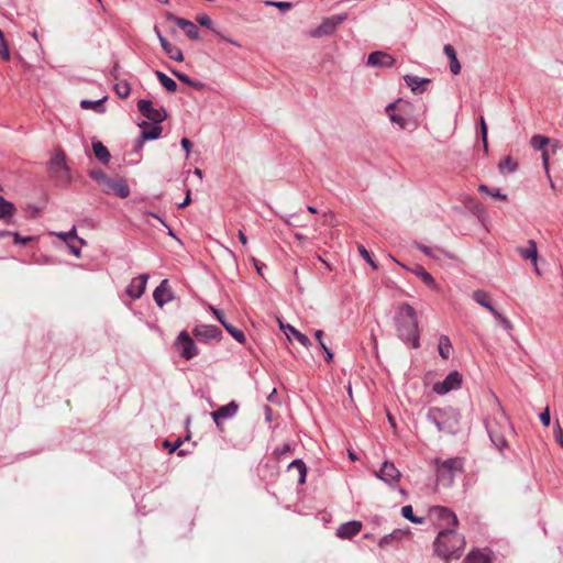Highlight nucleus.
<instances>
[{
    "instance_id": "obj_1",
    "label": "nucleus",
    "mask_w": 563,
    "mask_h": 563,
    "mask_svg": "<svg viewBox=\"0 0 563 563\" xmlns=\"http://www.w3.org/2000/svg\"><path fill=\"white\" fill-rule=\"evenodd\" d=\"M394 320L398 338L410 347L418 349L420 334L415 308L409 303L400 305Z\"/></svg>"
},
{
    "instance_id": "obj_2",
    "label": "nucleus",
    "mask_w": 563,
    "mask_h": 563,
    "mask_svg": "<svg viewBox=\"0 0 563 563\" xmlns=\"http://www.w3.org/2000/svg\"><path fill=\"white\" fill-rule=\"evenodd\" d=\"M433 545L437 555L444 561H449L450 559H459L462 555L465 539L456 533L455 529L444 528L439 532Z\"/></svg>"
},
{
    "instance_id": "obj_3",
    "label": "nucleus",
    "mask_w": 563,
    "mask_h": 563,
    "mask_svg": "<svg viewBox=\"0 0 563 563\" xmlns=\"http://www.w3.org/2000/svg\"><path fill=\"white\" fill-rule=\"evenodd\" d=\"M427 420L440 432L456 434L460 431L461 413L453 407H432L428 410Z\"/></svg>"
},
{
    "instance_id": "obj_4",
    "label": "nucleus",
    "mask_w": 563,
    "mask_h": 563,
    "mask_svg": "<svg viewBox=\"0 0 563 563\" xmlns=\"http://www.w3.org/2000/svg\"><path fill=\"white\" fill-rule=\"evenodd\" d=\"M463 471V462L459 457L448 459L437 467V481L444 487H450L454 483L457 473Z\"/></svg>"
},
{
    "instance_id": "obj_5",
    "label": "nucleus",
    "mask_w": 563,
    "mask_h": 563,
    "mask_svg": "<svg viewBox=\"0 0 563 563\" xmlns=\"http://www.w3.org/2000/svg\"><path fill=\"white\" fill-rule=\"evenodd\" d=\"M49 174L59 185H68L71 180L66 156L63 151H57L49 161Z\"/></svg>"
},
{
    "instance_id": "obj_6",
    "label": "nucleus",
    "mask_w": 563,
    "mask_h": 563,
    "mask_svg": "<svg viewBox=\"0 0 563 563\" xmlns=\"http://www.w3.org/2000/svg\"><path fill=\"white\" fill-rule=\"evenodd\" d=\"M174 345L178 351L179 356L186 361H190L199 354V349L186 330L179 332Z\"/></svg>"
},
{
    "instance_id": "obj_7",
    "label": "nucleus",
    "mask_w": 563,
    "mask_h": 563,
    "mask_svg": "<svg viewBox=\"0 0 563 563\" xmlns=\"http://www.w3.org/2000/svg\"><path fill=\"white\" fill-rule=\"evenodd\" d=\"M430 517L438 521V525L444 528L455 529L459 520L456 515L449 508L443 506H433L430 508Z\"/></svg>"
},
{
    "instance_id": "obj_8",
    "label": "nucleus",
    "mask_w": 563,
    "mask_h": 563,
    "mask_svg": "<svg viewBox=\"0 0 563 563\" xmlns=\"http://www.w3.org/2000/svg\"><path fill=\"white\" fill-rule=\"evenodd\" d=\"M137 110L143 117H145L154 124H159L167 118L166 110L163 107L154 108L152 101L148 99L139 100Z\"/></svg>"
},
{
    "instance_id": "obj_9",
    "label": "nucleus",
    "mask_w": 563,
    "mask_h": 563,
    "mask_svg": "<svg viewBox=\"0 0 563 563\" xmlns=\"http://www.w3.org/2000/svg\"><path fill=\"white\" fill-rule=\"evenodd\" d=\"M192 335L198 342L209 343L210 341H220L222 339V331L217 325L212 324H197L192 329Z\"/></svg>"
},
{
    "instance_id": "obj_10",
    "label": "nucleus",
    "mask_w": 563,
    "mask_h": 563,
    "mask_svg": "<svg viewBox=\"0 0 563 563\" xmlns=\"http://www.w3.org/2000/svg\"><path fill=\"white\" fill-rule=\"evenodd\" d=\"M462 384V375L457 371H452L442 382L433 385V391L438 395H445L451 390L457 389Z\"/></svg>"
},
{
    "instance_id": "obj_11",
    "label": "nucleus",
    "mask_w": 563,
    "mask_h": 563,
    "mask_svg": "<svg viewBox=\"0 0 563 563\" xmlns=\"http://www.w3.org/2000/svg\"><path fill=\"white\" fill-rule=\"evenodd\" d=\"M345 20V15L335 14L323 20V22L310 32L312 37L331 35L335 29Z\"/></svg>"
},
{
    "instance_id": "obj_12",
    "label": "nucleus",
    "mask_w": 563,
    "mask_h": 563,
    "mask_svg": "<svg viewBox=\"0 0 563 563\" xmlns=\"http://www.w3.org/2000/svg\"><path fill=\"white\" fill-rule=\"evenodd\" d=\"M376 476L390 487H395L401 477V473L391 462H384Z\"/></svg>"
},
{
    "instance_id": "obj_13",
    "label": "nucleus",
    "mask_w": 563,
    "mask_h": 563,
    "mask_svg": "<svg viewBox=\"0 0 563 563\" xmlns=\"http://www.w3.org/2000/svg\"><path fill=\"white\" fill-rule=\"evenodd\" d=\"M407 106V102H402V100L399 99L396 102H391L386 107V112L388 113L390 121L399 125L400 129H406L408 124V119L402 114V107Z\"/></svg>"
},
{
    "instance_id": "obj_14",
    "label": "nucleus",
    "mask_w": 563,
    "mask_h": 563,
    "mask_svg": "<svg viewBox=\"0 0 563 563\" xmlns=\"http://www.w3.org/2000/svg\"><path fill=\"white\" fill-rule=\"evenodd\" d=\"M165 18L180 27L190 40L199 38V30L192 21L179 18L172 12H166Z\"/></svg>"
},
{
    "instance_id": "obj_15",
    "label": "nucleus",
    "mask_w": 563,
    "mask_h": 563,
    "mask_svg": "<svg viewBox=\"0 0 563 563\" xmlns=\"http://www.w3.org/2000/svg\"><path fill=\"white\" fill-rule=\"evenodd\" d=\"M148 274H141L133 278L125 288V294L132 299H139L145 291Z\"/></svg>"
},
{
    "instance_id": "obj_16",
    "label": "nucleus",
    "mask_w": 563,
    "mask_h": 563,
    "mask_svg": "<svg viewBox=\"0 0 563 563\" xmlns=\"http://www.w3.org/2000/svg\"><path fill=\"white\" fill-rule=\"evenodd\" d=\"M395 58L385 52L375 51L372 52L367 57V65L378 68H390L395 64Z\"/></svg>"
},
{
    "instance_id": "obj_17",
    "label": "nucleus",
    "mask_w": 563,
    "mask_h": 563,
    "mask_svg": "<svg viewBox=\"0 0 563 563\" xmlns=\"http://www.w3.org/2000/svg\"><path fill=\"white\" fill-rule=\"evenodd\" d=\"M153 299L158 307H163L174 299V294L169 287L168 279H163L155 288Z\"/></svg>"
},
{
    "instance_id": "obj_18",
    "label": "nucleus",
    "mask_w": 563,
    "mask_h": 563,
    "mask_svg": "<svg viewBox=\"0 0 563 563\" xmlns=\"http://www.w3.org/2000/svg\"><path fill=\"white\" fill-rule=\"evenodd\" d=\"M239 404L235 400L230 401L229 404L221 406L217 410L210 412L212 420L221 419L227 420L235 417L239 411Z\"/></svg>"
},
{
    "instance_id": "obj_19",
    "label": "nucleus",
    "mask_w": 563,
    "mask_h": 563,
    "mask_svg": "<svg viewBox=\"0 0 563 563\" xmlns=\"http://www.w3.org/2000/svg\"><path fill=\"white\" fill-rule=\"evenodd\" d=\"M362 530V522L356 520H351L345 523H342L338 530L336 536L340 539H351L356 536Z\"/></svg>"
},
{
    "instance_id": "obj_20",
    "label": "nucleus",
    "mask_w": 563,
    "mask_h": 563,
    "mask_svg": "<svg viewBox=\"0 0 563 563\" xmlns=\"http://www.w3.org/2000/svg\"><path fill=\"white\" fill-rule=\"evenodd\" d=\"M141 128V134L143 135V140L154 141L161 137L162 135V126L159 124L148 125L146 121H143L139 124Z\"/></svg>"
},
{
    "instance_id": "obj_21",
    "label": "nucleus",
    "mask_w": 563,
    "mask_h": 563,
    "mask_svg": "<svg viewBox=\"0 0 563 563\" xmlns=\"http://www.w3.org/2000/svg\"><path fill=\"white\" fill-rule=\"evenodd\" d=\"M492 551L472 550L463 563H492Z\"/></svg>"
},
{
    "instance_id": "obj_22",
    "label": "nucleus",
    "mask_w": 563,
    "mask_h": 563,
    "mask_svg": "<svg viewBox=\"0 0 563 563\" xmlns=\"http://www.w3.org/2000/svg\"><path fill=\"white\" fill-rule=\"evenodd\" d=\"M404 80L406 85L411 89L415 93H421L426 90L424 85L430 82L428 78H420L413 75L404 76Z\"/></svg>"
},
{
    "instance_id": "obj_23",
    "label": "nucleus",
    "mask_w": 563,
    "mask_h": 563,
    "mask_svg": "<svg viewBox=\"0 0 563 563\" xmlns=\"http://www.w3.org/2000/svg\"><path fill=\"white\" fill-rule=\"evenodd\" d=\"M486 430L493 444L499 452H503L508 446L505 435L496 431L489 422L486 423Z\"/></svg>"
},
{
    "instance_id": "obj_24",
    "label": "nucleus",
    "mask_w": 563,
    "mask_h": 563,
    "mask_svg": "<svg viewBox=\"0 0 563 563\" xmlns=\"http://www.w3.org/2000/svg\"><path fill=\"white\" fill-rule=\"evenodd\" d=\"M443 52L449 58L450 70L452 74L457 75L461 71V64L457 59L456 51L451 44H445Z\"/></svg>"
},
{
    "instance_id": "obj_25",
    "label": "nucleus",
    "mask_w": 563,
    "mask_h": 563,
    "mask_svg": "<svg viewBox=\"0 0 563 563\" xmlns=\"http://www.w3.org/2000/svg\"><path fill=\"white\" fill-rule=\"evenodd\" d=\"M162 48L164 51V53L170 58V59H174L176 62H183L184 60V55H183V52L181 49L172 44L167 38H162Z\"/></svg>"
},
{
    "instance_id": "obj_26",
    "label": "nucleus",
    "mask_w": 563,
    "mask_h": 563,
    "mask_svg": "<svg viewBox=\"0 0 563 563\" xmlns=\"http://www.w3.org/2000/svg\"><path fill=\"white\" fill-rule=\"evenodd\" d=\"M473 299L487 309L493 316H499V311L493 307L488 295L484 290H475L473 292Z\"/></svg>"
},
{
    "instance_id": "obj_27",
    "label": "nucleus",
    "mask_w": 563,
    "mask_h": 563,
    "mask_svg": "<svg viewBox=\"0 0 563 563\" xmlns=\"http://www.w3.org/2000/svg\"><path fill=\"white\" fill-rule=\"evenodd\" d=\"M280 329L284 330L285 334L289 338V335L291 334L301 345H303L305 347H308L310 344H311V341L310 339L301 333L300 331H298L296 328H294L292 325L290 324H287V325H284L282 322H280Z\"/></svg>"
},
{
    "instance_id": "obj_28",
    "label": "nucleus",
    "mask_w": 563,
    "mask_h": 563,
    "mask_svg": "<svg viewBox=\"0 0 563 563\" xmlns=\"http://www.w3.org/2000/svg\"><path fill=\"white\" fill-rule=\"evenodd\" d=\"M92 151H93V154H95L96 158L101 164H108L109 163V161L111 158V155H110L109 150L103 145L102 142H100V141L92 142Z\"/></svg>"
},
{
    "instance_id": "obj_29",
    "label": "nucleus",
    "mask_w": 563,
    "mask_h": 563,
    "mask_svg": "<svg viewBox=\"0 0 563 563\" xmlns=\"http://www.w3.org/2000/svg\"><path fill=\"white\" fill-rule=\"evenodd\" d=\"M108 186L120 198H126L130 196V188H129L128 184L122 179H120V180L108 179Z\"/></svg>"
},
{
    "instance_id": "obj_30",
    "label": "nucleus",
    "mask_w": 563,
    "mask_h": 563,
    "mask_svg": "<svg viewBox=\"0 0 563 563\" xmlns=\"http://www.w3.org/2000/svg\"><path fill=\"white\" fill-rule=\"evenodd\" d=\"M14 212L15 206L0 196V220H4L7 223H10V219Z\"/></svg>"
},
{
    "instance_id": "obj_31",
    "label": "nucleus",
    "mask_w": 563,
    "mask_h": 563,
    "mask_svg": "<svg viewBox=\"0 0 563 563\" xmlns=\"http://www.w3.org/2000/svg\"><path fill=\"white\" fill-rule=\"evenodd\" d=\"M296 470L298 472V484H305L307 477V466L301 459H296L288 465V471Z\"/></svg>"
},
{
    "instance_id": "obj_32",
    "label": "nucleus",
    "mask_w": 563,
    "mask_h": 563,
    "mask_svg": "<svg viewBox=\"0 0 563 563\" xmlns=\"http://www.w3.org/2000/svg\"><path fill=\"white\" fill-rule=\"evenodd\" d=\"M409 533V531H405V530H401V529H395L393 532H390L389 534H386L384 536L379 542H378V545L380 548H386L388 547L389 544H391L394 541H397V540H400L401 538H404L405 536H407Z\"/></svg>"
},
{
    "instance_id": "obj_33",
    "label": "nucleus",
    "mask_w": 563,
    "mask_h": 563,
    "mask_svg": "<svg viewBox=\"0 0 563 563\" xmlns=\"http://www.w3.org/2000/svg\"><path fill=\"white\" fill-rule=\"evenodd\" d=\"M106 99V97L99 100L84 99L80 101V107L85 110H93L97 113H103L106 111V107L103 104Z\"/></svg>"
},
{
    "instance_id": "obj_34",
    "label": "nucleus",
    "mask_w": 563,
    "mask_h": 563,
    "mask_svg": "<svg viewBox=\"0 0 563 563\" xmlns=\"http://www.w3.org/2000/svg\"><path fill=\"white\" fill-rule=\"evenodd\" d=\"M518 252L525 260L537 262L538 249L537 243L533 240L528 241V247H518Z\"/></svg>"
},
{
    "instance_id": "obj_35",
    "label": "nucleus",
    "mask_w": 563,
    "mask_h": 563,
    "mask_svg": "<svg viewBox=\"0 0 563 563\" xmlns=\"http://www.w3.org/2000/svg\"><path fill=\"white\" fill-rule=\"evenodd\" d=\"M439 354L443 360L451 357L453 346L448 335H441L439 339Z\"/></svg>"
},
{
    "instance_id": "obj_36",
    "label": "nucleus",
    "mask_w": 563,
    "mask_h": 563,
    "mask_svg": "<svg viewBox=\"0 0 563 563\" xmlns=\"http://www.w3.org/2000/svg\"><path fill=\"white\" fill-rule=\"evenodd\" d=\"M412 272L428 287H430V288H435L437 287V283L434 280L433 276L430 273H428L421 265H417L416 268Z\"/></svg>"
},
{
    "instance_id": "obj_37",
    "label": "nucleus",
    "mask_w": 563,
    "mask_h": 563,
    "mask_svg": "<svg viewBox=\"0 0 563 563\" xmlns=\"http://www.w3.org/2000/svg\"><path fill=\"white\" fill-rule=\"evenodd\" d=\"M155 76L157 77L161 85L168 91V92H175L177 90V84L175 80H173L170 77H168L166 74H164L161 70L155 71Z\"/></svg>"
},
{
    "instance_id": "obj_38",
    "label": "nucleus",
    "mask_w": 563,
    "mask_h": 563,
    "mask_svg": "<svg viewBox=\"0 0 563 563\" xmlns=\"http://www.w3.org/2000/svg\"><path fill=\"white\" fill-rule=\"evenodd\" d=\"M60 240L65 243H71V241L76 240L80 245H85L86 241L77 235L76 227H73L68 232H57L55 233Z\"/></svg>"
},
{
    "instance_id": "obj_39",
    "label": "nucleus",
    "mask_w": 563,
    "mask_h": 563,
    "mask_svg": "<svg viewBox=\"0 0 563 563\" xmlns=\"http://www.w3.org/2000/svg\"><path fill=\"white\" fill-rule=\"evenodd\" d=\"M517 168H518V163L511 156L504 157L498 164V169L503 174L506 172L514 173L517 170Z\"/></svg>"
},
{
    "instance_id": "obj_40",
    "label": "nucleus",
    "mask_w": 563,
    "mask_h": 563,
    "mask_svg": "<svg viewBox=\"0 0 563 563\" xmlns=\"http://www.w3.org/2000/svg\"><path fill=\"white\" fill-rule=\"evenodd\" d=\"M401 515L404 518L409 520L412 523L422 525L426 519L423 517H418L413 515V509L411 505H406L401 508Z\"/></svg>"
},
{
    "instance_id": "obj_41",
    "label": "nucleus",
    "mask_w": 563,
    "mask_h": 563,
    "mask_svg": "<svg viewBox=\"0 0 563 563\" xmlns=\"http://www.w3.org/2000/svg\"><path fill=\"white\" fill-rule=\"evenodd\" d=\"M113 88L118 97L121 99L128 98L131 93V87L126 80L117 82Z\"/></svg>"
},
{
    "instance_id": "obj_42",
    "label": "nucleus",
    "mask_w": 563,
    "mask_h": 563,
    "mask_svg": "<svg viewBox=\"0 0 563 563\" xmlns=\"http://www.w3.org/2000/svg\"><path fill=\"white\" fill-rule=\"evenodd\" d=\"M224 329L241 344H244L246 342V336L244 332L231 324L230 322L228 324H224Z\"/></svg>"
},
{
    "instance_id": "obj_43",
    "label": "nucleus",
    "mask_w": 563,
    "mask_h": 563,
    "mask_svg": "<svg viewBox=\"0 0 563 563\" xmlns=\"http://www.w3.org/2000/svg\"><path fill=\"white\" fill-rule=\"evenodd\" d=\"M549 141L548 137L536 134L531 137L530 145L537 151H545L544 147L549 144Z\"/></svg>"
},
{
    "instance_id": "obj_44",
    "label": "nucleus",
    "mask_w": 563,
    "mask_h": 563,
    "mask_svg": "<svg viewBox=\"0 0 563 563\" xmlns=\"http://www.w3.org/2000/svg\"><path fill=\"white\" fill-rule=\"evenodd\" d=\"M292 451L294 446L290 443H284L283 445L274 449L273 455L275 456L276 460H282L287 454L292 453Z\"/></svg>"
},
{
    "instance_id": "obj_45",
    "label": "nucleus",
    "mask_w": 563,
    "mask_h": 563,
    "mask_svg": "<svg viewBox=\"0 0 563 563\" xmlns=\"http://www.w3.org/2000/svg\"><path fill=\"white\" fill-rule=\"evenodd\" d=\"M478 190L481 192H486V194H488L492 197L497 198V199H501V200H506L507 199V196L501 194L498 188H490L487 185L482 184V185L478 186Z\"/></svg>"
},
{
    "instance_id": "obj_46",
    "label": "nucleus",
    "mask_w": 563,
    "mask_h": 563,
    "mask_svg": "<svg viewBox=\"0 0 563 563\" xmlns=\"http://www.w3.org/2000/svg\"><path fill=\"white\" fill-rule=\"evenodd\" d=\"M415 246L420 252H422L424 255H427L431 258H437L438 257L437 253H443V251L441 249L433 250V249H431L424 244H421V243H416Z\"/></svg>"
},
{
    "instance_id": "obj_47",
    "label": "nucleus",
    "mask_w": 563,
    "mask_h": 563,
    "mask_svg": "<svg viewBox=\"0 0 563 563\" xmlns=\"http://www.w3.org/2000/svg\"><path fill=\"white\" fill-rule=\"evenodd\" d=\"M10 51L4 34L0 35V58L8 62L10 60Z\"/></svg>"
},
{
    "instance_id": "obj_48",
    "label": "nucleus",
    "mask_w": 563,
    "mask_h": 563,
    "mask_svg": "<svg viewBox=\"0 0 563 563\" xmlns=\"http://www.w3.org/2000/svg\"><path fill=\"white\" fill-rule=\"evenodd\" d=\"M357 251L360 255L374 268L377 269L376 262L372 258L371 253L366 250V247L363 244L357 245Z\"/></svg>"
},
{
    "instance_id": "obj_49",
    "label": "nucleus",
    "mask_w": 563,
    "mask_h": 563,
    "mask_svg": "<svg viewBox=\"0 0 563 563\" xmlns=\"http://www.w3.org/2000/svg\"><path fill=\"white\" fill-rule=\"evenodd\" d=\"M479 133L483 142L484 151L487 153L488 151V143H487V125L483 117L479 119Z\"/></svg>"
},
{
    "instance_id": "obj_50",
    "label": "nucleus",
    "mask_w": 563,
    "mask_h": 563,
    "mask_svg": "<svg viewBox=\"0 0 563 563\" xmlns=\"http://www.w3.org/2000/svg\"><path fill=\"white\" fill-rule=\"evenodd\" d=\"M196 21L201 25V26H205L209 30H211L213 32V27H212V20L211 18L208 15V14H198L197 18H196Z\"/></svg>"
},
{
    "instance_id": "obj_51",
    "label": "nucleus",
    "mask_w": 563,
    "mask_h": 563,
    "mask_svg": "<svg viewBox=\"0 0 563 563\" xmlns=\"http://www.w3.org/2000/svg\"><path fill=\"white\" fill-rule=\"evenodd\" d=\"M89 176L93 179V180H102V181H106L108 184V177L106 175V173L100 169V168H96V169H91L89 172Z\"/></svg>"
},
{
    "instance_id": "obj_52",
    "label": "nucleus",
    "mask_w": 563,
    "mask_h": 563,
    "mask_svg": "<svg viewBox=\"0 0 563 563\" xmlns=\"http://www.w3.org/2000/svg\"><path fill=\"white\" fill-rule=\"evenodd\" d=\"M12 238L14 244H27L29 242L34 240V236H22L19 232H12Z\"/></svg>"
},
{
    "instance_id": "obj_53",
    "label": "nucleus",
    "mask_w": 563,
    "mask_h": 563,
    "mask_svg": "<svg viewBox=\"0 0 563 563\" xmlns=\"http://www.w3.org/2000/svg\"><path fill=\"white\" fill-rule=\"evenodd\" d=\"M553 435L554 440L563 448V429L561 428L559 421L555 423Z\"/></svg>"
},
{
    "instance_id": "obj_54",
    "label": "nucleus",
    "mask_w": 563,
    "mask_h": 563,
    "mask_svg": "<svg viewBox=\"0 0 563 563\" xmlns=\"http://www.w3.org/2000/svg\"><path fill=\"white\" fill-rule=\"evenodd\" d=\"M172 74L181 82L186 84L189 86V84H191V79L188 75L181 73V71H178L176 69H172Z\"/></svg>"
},
{
    "instance_id": "obj_55",
    "label": "nucleus",
    "mask_w": 563,
    "mask_h": 563,
    "mask_svg": "<svg viewBox=\"0 0 563 563\" xmlns=\"http://www.w3.org/2000/svg\"><path fill=\"white\" fill-rule=\"evenodd\" d=\"M210 310L212 311L213 316L216 317V319L224 327V324H228L229 322L227 321L225 317H224V313L222 310L220 309H217L214 307H210Z\"/></svg>"
},
{
    "instance_id": "obj_56",
    "label": "nucleus",
    "mask_w": 563,
    "mask_h": 563,
    "mask_svg": "<svg viewBox=\"0 0 563 563\" xmlns=\"http://www.w3.org/2000/svg\"><path fill=\"white\" fill-rule=\"evenodd\" d=\"M539 418L543 426H545V427L550 426L551 415H550V410L548 407L540 413Z\"/></svg>"
},
{
    "instance_id": "obj_57",
    "label": "nucleus",
    "mask_w": 563,
    "mask_h": 563,
    "mask_svg": "<svg viewBox=\"0 0 563 563\" xmlns=\"http://www.w3.org/2000/svg\"><path fill=\"white\" fill-rule=\"evenodd\" d=\"M164 446L169 449V453L175 452L181 444V439H177L174 443L169 442L168 440L164 441Z\"/></svg>"
},
{
    "instance_id": "obj_58",
    "label": "nucleus",
    "mask_w": 563,
    "mask_h": 563,
    "mask_svg": "<svg viewBox=\"0 0 563 563\" xmlns=\"http://www.w3.org/2000/svg\"><path fill=\"white\" fill-rule=\"evenodd\" d=\"M267 4L274 5L278 9H280L282 11L289 10L292 7V4L290 2H286V1H280V2L268 1Z\"/></svg>"
},
{
    "instance_id": "obj_59",
    "label": "nucleus",
    "mask_w": 563,
    "mask_h": 563,
    "mask_svg": "<svg viewBox=\"0 0 563 563\" xmlns=\"http://www.w3.org/2000/svg\"><path fill=\"white\" fill-rule=\"evenodd\" d=\"M500 324L507 330V331H510L512 329V323L510 322V320L506 317H504L500 312H499V316H495Z\"/></svg>"
},
{
    "instance_id": "obj_60",
    "label": "nucleus",
    "mask_w": 563,
    "mask_h": 563,
    "mask_svg": "<svg viewBox=\"0 0 563 563\" xmlns=\"http://www.w3.org/2000/svg\"><path fill=\"white\" fill-rule=\"evenodd\" d=\"M180 145L186 151V156L188 157L192 147L191 141L187 137H183L180 141Z\"/></svg>"
},
{
    "instance_id": "obj_61",
    "label": "nucleus",
    "mask_w": 563,
    "mask_h": 563,
    "mask_svg": "<svg viewBox=\"0 0 563 563\" xmlns=\"http://www.w3.org/2000/svg\"><path fill=\"white\" fill-rule=\"evenodd\" d=\"M320 347L323 350L325 356H324V361L327 363H331L332 360H333V353L332 351L324 344V343H321L320 344Z\"/></svg>"
},
{
    "instance_id": "obj_62",
    "label": "nucleus",
    "mask_w": 563,
    "mask_h": 563,
    "mask_svg": "<svg viewBox=\"0 0 563 563\" xmlns=\"http://www.w3.org/2000/svg\"><path fill=\"white\" fill-rule=\"evenodd\" d=\"M213 33H214V34H217V36H219V37H220V38H222L223 41H225V42H228V43H230V44H232V45H234V46H238V47H240V46H241L236 41H234V40H232V38H230V37L224 36L222 33H220V32H219V31H217V30H213Z\"/></svg>"
},
{
    "instance_id": "obj_63",
    "label": "nucleus",
    "mask_w": 563,
    "mask_h": 563,
    "mask_svg": "<svg viewBox=\"0 0 563 563\" xmlns=\"http://www.w3.org/2000/svg\"><path fill=\"white\" fill-rule=\"evenodd\" d=\"M147 140H143V135L140 134V136L136 139L135 143H134V151L135 152H140L143 146H144V143L146 142Z\"/></svg>"
},
{
    "instance_id": "obj_64",
    "label": "nucleus",
    "mask_w": 563,
    "mask_h": 563,
    "mask_svg": "<svg viewBox=\"0 0 563 563\" xmlns=\"http://www.w3.org/2000/svg\"><path fill=\"white\" fill-rule=\"evenodd\" d=\"M67 245L73 255H75L76 257H80L81 253L79 246H76L73 243H68Z\"/></svg>"
}]
</instances>
